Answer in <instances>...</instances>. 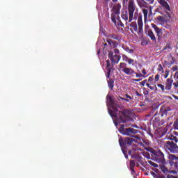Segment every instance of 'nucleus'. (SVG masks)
I'll list each match as a JSON object with an SVG mask.
<instances>
[{
	"instance_id": "nucleus-48",
	"label": "nucleus",
	"mask_w": 178,
	"mask_h": 178,
	"mask_svg": "<svg viewBox=\"0 0 178 178\" xmlns=\"http://www.w3.org/2000/svg\"><path fill=\"white\" fill-rule=\"evenodd\" d=\"M153 81H154V78L152 76H149L148 79L149 83H152Z\"/></svg>"
},
{
	"instance_id": "nucleus-27",
	"label": "nucleus",
	"mask_w": 178,
	"mask_h": 178,
	"mask_svg": "<svg viewBox=\"0 0 178 178\" xmlns=\"http://www.w3.org/2000/svg\"><path fill=\"white\" fill-rule=\"evenodd\" d=\"M138 149H137V148H132L131 149H129V150L128 151L129 155H131H131H133V153H134V152H136V151H137Z\"/></svg>"
},
{
	"instance_id": "nucleus-9",
	"label": "nucleus",
	"mask_w": 178,
	"mask_h": 178,
	"mask_svg": "<svg viewBox=\"0 0 178 178\" xmlns=\"http://www.w3.org/2000/svg\"><path fill=\"white\" fill-rule=\"evenodd\" d=\"M120 70L123 72V73H124L127 76H132V74H134V73H136V72H134V70L127 67V64H126L125 63H120Z\"/></svg>"
},
{
	"instance_id": "nucleus-13",
	"label": "nucleus",
	"mask_w": 178,
	"mask_h": 178,
	"mask_svg": "<svg viewBox=\"0 0 178 178\" xmlns=\"http://www.w3.org/2000/svg\"><path fill=\"white\" fill-rule=\"evenodd\" d=\"M170 111H172V108H170V107L165 108L163 106H161L160 108V113H161V116H165V115H168V113L170 112Z\"/></svg>"
},
{
	"instance_id": "nucleus-44",
	"label": "nucleus",
	"mask_w": 178,
	"mask_h": 178,
	"mask_svg": "<svg viewBox=\"0 0 178 178\" xmlns=\"http://www.w3.org/2000/svg\"><path fill=\"white\" fill-rule=\"evenodd\" d=\"M135 94L137 97H143V94H140L138 91H136Z\"/></svg>"
},
{
	"instance_id": "nucleus-23",
	"label": "nucleus",
	"mask_w": 178,
	"mask_h": 178,
	"mask_svg": "<svg viewBox=\"0 0 178 178\" xmlns=\"http://www.w3.org/2000/svg\"><path fill=\"white\" fill-rule=\"evenodd\" d=\"M142 12L143 13V16H144V20L145 22H147V19L148 17V10L143 8L142 10Z\"/></svg>"
},
{
	"instance_id": "nucleus-15",
	"label": "nucleus",
	"mask_w": 178,
	"mask_h": 178,
	"mask_svg": "<svg viewBox=\"0 0 178 178\" xmlns=\"http://www.w3.org/2000/svg\"><path fill=\"white\" fill-rule=\"evenodd\" d=\"M156 20H158L159 23H168L169 22V18L164 15L156 17Z\"/></svg>"
},
{
	"instance_id": "nucleus-1",
	"label": "nucleus",
	"mask_w": 178,
	"mask_h": 178,
	"mask_svg": "<svg viewBox=\"0 0 178 178\" xmlns=\"http://www.w3.org/2000/svg\"><path fill=\"white\" fill-rule=\"evenodd\" d=\"M108 99L111 104V108L113 110H109V114L111 118H114L115 119V124L118 126V124H120L121 123H127L129 122V119H130V116L127 114V110L119 111L118 108L119 106H115V102H113V99L112 97L108 96Z\"/></svg>"
},
{
	"instance_id": "nucleus-57",
	"label": "nucleus",
	"mask_w": 178,
	"mask_h": 178,
	"mask_svg": "<svg viewBox=\"0 0 178 178\" xmlns=\"http://www.w3.org/2000/svg\"><path fill=\"white\" fill-rule=\"evenodd\" d=\"M121 99L124 100V101H126L127 102H129V100L126 99V98H121Z\"/></svg>"
},
{
	"instance_id": "nucleus-22",
	"label": "nucleus",
	"mask_w": 178,
	"mask_h": 178,
	"mask_svg": "<svg viewBox=\"0 0 178 178\" xmlns=\"http://www.w3.org/2000/svg\"><path fill=\"white\" fill-rule=\"evenodd\" d=\"M108 87L111 88V90H113V87H115V81H113V79H109L108 81Z\"/></svg>"
},
{
	"instance_id": "nucleus-25",
	"label": "nucleus",
	"mask_w": 178,
	"mask_h": 178,
	"mask_svg": "<svg viewBox=\"0 0 178 178\" xmlns=\"http://www.w3.org/2000/svg\"><path fill=\"white\" fill-rule=\"evenodd\" d=\"M170 140H171V141H175V143H178V138L177 137L173 136V135H171L170 136Z\"/></svg>"
},
{
	"instance_id": "nucleus-39",
	"label": "nucleus",
	"mask_w": 178,
	"mask_h": 178,
	"mask_svg": "<svg viewBox=\"0 0 178 178\" xmlns=\"http://www.w3.org/2000/svg\"><path fill=\"white\" fill-rule=\"evenodd\" d=\"M150 174L154 178H158V175H156V173L154 172L153 171H151Z\"/></svg>"
},
{
	"instance_id": "nucleus-34",
	"label": "nucleus",
	"mask_w": 178,
	"mask_h": 178,
	"mask_svg": "<svg viewBox=\"0 0 178 178\" xmlns=\"http://www.w3.org/2000/svg\"><path fill=\"white\" fill-rule=\"evenodd\" d=\"M157 70H158L159 72H162V73H163V67H162V65H161V64H159V65H158Z\"/></svg>"
},
{
	"instance_id": "nucleus-64",
	"label": "nucleus",
	"mask_w": 178,
	"mask_h": 178,
	"mask_svg": "<svg viewBox=\"0 0 178 178\" xmlns=\"http://www.w3.org/2000/svg\"><path fill=\"white\" fill-rule=\"evenodd\" d=\"M149 88H150V90H154V87L150 86Z\"/></svg>"
},
{
	"instance_id": "nucleus-59",
	"label": "nucleus",
	"mask_w": 178,
	"mask_h": 178,
	"mask_svg": "<svg viewBox=\"0 0 178 178\" xmlns=\"http://www.w3.org/2000/svg\"><path fill=\"white\" fill-rule=\"evenodd\" d=\"M175 77H176L177 80H178V72H177L175 73Z\"/></svg>"
},
{
	"instance_id": "nucleus-12",
	"label": "nucleus",
	"mask_w": 178,
	"mask_h": 178,
	"mask_svg": "<svg viewBox=\"0 0 178 178\" xmlns=\"http://www.w3.org/2000/svg\"><path fill=\"white\" fill-rule=\"evenodd\" d=\"M121 9H122V5L120 3H118L113 6V8L111 9V12L120 15Z\"/></svg>"
},
{
	"instance_id": "nucleus-36",
	"label": "nucleus",
	"mask_w": 178,
	"mask_h": 178,
	"mask_svg": "<svg viewBox=\"0 0 178 178\" xmlns=\"http://www.w3.org/2000/svg\"><path fill=\"white\" fill-rule=\"evenodd\" d=\"M157 87H159V88L161 89V90L163 91V92L165 91V86L162 85V84H158Z\"/></svg>"
},
{
	"instance_id": "nucleus-21",
	"label": "nucleus",
	"mask_w": 178,
	"mask_h": 178,
	"mask_svg": "<svg viewBox=\"0 0 178 178\" xmlns=\"http://www.w3.org/2000/svg\"><path fill=\"white\" fill-rule=\"evenodd\" d=\"M122 58H124L125 62L128 61L129 65H133V63H134V60L131 59V58H129L126 55H123Z\"/></svg>"
},
{
	"instance_id": "nucleus-62",
	"label": "nucleus",
	"mask_w": 178,
	"mask_h": 178,
	"mask_svg": "<svg viewBox=\"0 0 178 178\" xmlns=\"http://www.w3.org/2000/svg\"><path fill=\"white\" fill-rule=\"evenodd\" d=\"M147 87H148L149 88V87H151V86H149V83H146Z\"/></svg>"
},
{
	"instance_id": "nucleus-41",
	"label": "nucleus",
	"mask_w": 178,
	"mask_h": 178,
	"mask_svg": "<svg viewBox=\"0 0 178 178\" xmlns=\"http://www.w3.org/2000/svg\"><path fill=\"white\" fill-rule=\"evenodd\" d=\"M114 54H115V55H118V54H120V51H119V49H114Z\"/></svg>"
},
{
	"instance_id": "nucleus-19",
	"label": "nucleus",
	"mask_w": 178,
	"mask_h": 178,
	"mask_svg": "<svg viewBox=\"0 0 178 178\" xmlns=\"http://www.w3.org/2000/svg\"><path fill=\"white\" fill-rule=\"evenodd\" d=\"M159 168L161 172L164 173V175H168V173H170V170H169V169L166 168V166H165V164H160Z\"/></svg>"
},
{
	"instance_id": "nucleus-60",
	"label": "nucleus",
	"mask_w": 178,
	"mask_h": 178,
	"mask_svg": "<svg viewBox=\"0 0 178 178\" xmlns=\"http://www.w3.org/2000/svg\"><path fill=\"white\" fill-rule=\"evenodd\" d=\"M172 65H175V62L174 61H170V66H171Z\"/></svg>"
},
{
	"instance_id": "nucleus-63",
	"label": "nucleus",
	"mask_w": 178,
	"mask_h": 178,
	"mask_svg": "<svg viewBox=\"0 0 178 178\" xmlns=\"http://www.w3.org/2000/svg\"><path fill=\"white\" fill-rule=\"evenodd\" d=\"M175 166H178V162H175Z\"/></svg>"
},
{
	"instance_id": "nucleus-20",
	"label": "nucleus",
	"mask_w": 178,
	"mask_h": 178,
	"mask_svg": "<svg viewBox=\"0 0 178 178\" xmlns=\"http://www.w3.org/2000/svg\"><path fill=\"white\" fill-rule=\"evenodd\" d=\"M106 41H107L108 45H110V47H111V48H116V47H118V45H119V44L118 43V42H116V41H113V40H111V39H108Z\"/></svg>"
},
{
	"instance_id": "nucleus-2",
	"label": "nucleus",
	"mask_w": 178,
	"mask_h": 178,
	"mask_svg": "<svg viewBox=\"0 0 178 178\" xmlns=\"http://www.w3.org/2000/svg\"><path fill=\"white\" fill-rule=\"evenodd\" d=\"M136 3L134 0H130L128 3V11H123L121 14V17L123 20L126 22V24L128 23H131L133 22V17L134 16V12H136Z\"/></svg>"
},
{
	"instance_id": "nucleus-6",
	"label": "nucleus",
	"mask_w": 178,
	"mask_h": 178,
	"mask_svg": "<svg viewBox=\"0 0 178 178\" xmlns=\"http://www.w3.org/2000/svg\"><path fill=\"white\" fill-rule=\"evenodd\" d=\"M120 132L124 136H129V137H135V138H140L139 137H137L134 136V134H137L138 133V130L135 129L134 128H124V125H121L120 128Z\"/></svg>"
},
{
	"instance_id": "nucleus-37",
	"label": "nucleus",
	"mask_w": 178,
	"mask_h": 178,
	"mask_svg": "<svg viewBox=\"0 0 178 178\" xmlns=\"http://www.w3.org/2000/svg\"><path fill=\"white\" fill-rule=\"evenodd\" d=\"M107 65H106V69H111V61L109 60H106Z\"/></svg>"
},
{
	"instance_id": "nucleus-40",
	"label": "nucleus",
	"mask_w": 178,
	"mask_h": 178,
	"mask_svg": "<svg viewBox=\"0 0 178 178\" xmlns=\"http://www.w3.org/2000/svg\"><path fill=\"white\" fill-rule=\"evenodd\" d=\"M164 49H172V45H170V44H168L165 47Z\"/></svg>"
},
{
	"instance_id": "nucleus-33",
	"label": "nucleus",
	"mask_w": 178,
	"mask_h": 178,
	"mask_svg": "<svg viewBox=\"0 0 178 178\" xmlns=\"http://www.w3.org/2000/svg\"><path fill=\"white\" fill-rule=\"evenodd\" d=\"M109 38H112V40H118V35H115V34H111V35H109Z\"/></svg>"
},
{
	"instance_id": "nucleus-32",
	"label": "nucleus",
	"mask_w": 178,
	"mask_h": 178,
	"mask_svg": "<svg viewBox=\"0 0 178 178\" xmlns=\"http://www.w3.org/2000/svg\"><path fill=\"white\" fill-rule=\"evenodd\" d=\"M134 74H136V77L137 78H140V77H144L145 78V75L141 74V73H137V72H135Z\"/></svg>"
},
{
	"instance_id": "nucleus-10",
	"label": "nucleus",
	"mask_w": 178,
	"mask_h": 178,
	"mask_svg": "<svg viewBox=\"0 0 178 178\" xmlns=\"http://www.w3.org/2000/svg\"><path fill=\"white\" fill-rule=\"evenodd\" d=\"M108 58L111 60V65L114 66L116 63H119V60H120L122 56L118 54L113 55V51H110L108 52Z\"/></svg>"
},
{
	"instance_id": "nucleus-28",
	"label": "nucleus",
	"mask_w": 178,
	"mask_h": 178,
	"mask_svg": "<svg viewBox=\"0 0 178 178\" xmlns=\"http://www.w3.org/2000/svg\"><path fill=\"white\" fill-rule=\"evenodd\" d=\"M124 51H126V52H129V54H133V52H134V50L133 49H130L127 47H124Z\"/></svg>"
},
{
	"instance_id": "nucleus-24",
	"label": "nucleus",
	"mask_w": 178,
	"mask_h": 178,
	"mask_svg": "<svg viewBox=\"0 0 178 178\" xmlns=\"http://www.w3.org/2000/svg\"><path fill=\"white\" fill-rule=\"evenodd\" d=\"M136 166L137 168H138L140 166V163H143V158L141 157V156H139V157H138L136 159Z\"/></svg>"
},
{
	"instance_id": "nucleus-14",
	"label": "nucleus",
	"mask_w": 178,
	"mask_h": 178,
	"mask_svg": "<svg viewBox=\"0 0 178 178\" xmlns=\"http://www.w3.org/2000/svg\"><path fill=\"white\" fill-rule=\"evenodd\" d=\"M119 15L120 14H116V13H113V12L111 13V22L115 24V26H116V19L117 20H119V19H120V17H119Z\"/></svg>"
},
{
	"instance_id": "nucleus-35",
	"label": "nucleus",
	"mask_w": 178,
	"mask_h": 178,
	"mask_svg": "<svg viewBox=\"0 0 178 178\" xmlns=\"http://www.w3.org/2000/svg\"><path fill=\"white\" fill-rule=\"evenodd\" d=\"M107 70V79H109L111 77V73L112 72V68H108Z\"/></svg>"
},
{
	"instance_id": "nucleus-47",
	"label": "nucleus",
	"mask_w": 178,
	"mask_h": 178,
	"mask_svg": "<svg viewBox=\"0 0 178 178\" xmlns=\"http://www.w3.org/2000/svg\"><path fill=\"white\" fill-rule=\"evenodd\" d=\"M171 158H172V159H175V161H178V157L176 156L175 155L172 154V155H171Z\"/></svg>"
},
{
	"instance_id": "nucleus-58",
	"label": "nucleus",
	"mask_w": 178,
	"mask_h": 178,
	"mask_svg": "<svg viewBox=\"0 0 178 178\" xmlns=\"http://www.w3.org/2000/svg\"><path fill=\"white\" fill-rule=\"evenodd\" d=\"M172 97H173V98H174L175 99H177V100H178V97H177V96L173 95Z\"/></svg>"
},
{
	"instance_id": "nucleus-31",
	"label": "nucleus",
	"mask_w": 178,
	"mask_h": 178,
	"mask_svg": "<svg viewBox=\"0 0 178 178\" xmlns=\"http://www.w3.org/2000/svg\"><path fill=\"white\" fill-rule=\"evenodd\" d=\"M143 156H145V158H146L147 159H151V156L149 155V153H148V152H144Z\"/></svg>"
},
{
	"instance_id": "nucleus-5",
	"label": "nucleus",
	"mask_w": 178,
	"mask_h": 178,
	"mask_svg": "<svg viewBox=\"0 0 178 178\" xmlns=\"http://www.w3.org/2000/svg\"><path fill=\"white\" fill-rule=\"evenodd\" d=\"M133 143H136V139L131 137H127L124 140L122 138H119V144L122 148V154H124L126 159H129V155H127V151L124 149L127 145H131Z\"/></svg>"
},
{
	"instance_id": "nucleus-4",
	"label": "nucleus",
	"mask_w": 178,
	"mask_h": 178,
	"mask_svg": "<svg viewBox=\"0 0 178 178\" xmlns=\"http://www.w3.org/2000/svg\"><path fill=\"white\" fill-rule=\"evenodd\" d=\"M152 161L162 165H166V159H165V154L162 150L151 149L150 151Z\"/></svg>"
},
{
	"instance_id": "nucleus-61",
	"label": "nucleus",
	"mask_w": 178,
	"mask_h": 178,
	"mask_svg": "<svg viewBox=\"0 0 178 178\" xmlns=\"http://www.w3.org/2000/svg\"><path fill=\"white\" fill-rule=\"evenodd\" d=\"M144 94H145V95H147V94H149L148 90H146V92Z\"/></svg>"
},
{
	"instance_id": "nucleus-26",
	"label": "nucleus",
	"mask_w": 178,
	"mask_h": 178,
	"mask_svg": "<svg viewBox=\"0 0 178 178\" xmlns=\"http://www.w3.org/2000/svg\"><path fill=\"white\" fill-rule=\"evenodd\" d=\"M148 163L149 165H151V166H152L153 168H159L158 164H156V163L153 162L152 161H148Z\"/></svg>"
},
{
	"instance_id": "nucleus-8",
	"label": "nucleus",
	"mask_w": 178,
	"mask_h": 178,
	"mask_svg": "<svg viewBox=\"0 0 178 178\" xmlns=\"http://www.w3.org/2000/svg\"><path fill=\"white\" fill-rule=\"evenodd\" d=\"M159 3H160L163 8L165 9V13L167 15L166 17H168V21L170 22V19H172V13L170 6H169V3H168V1H165V0H159Z\"/></svg>"
},
{
	"instance_id": "nucleus-18",
	"label": "nucleus",
	"mask_w": 178,
	"mask_h": 178,
	"mask_svg": "<svg viewBox=\"0 0 178 178\" xmlns=\"http://www.w3.org/2000/svg\"><path fill=\"white\" fill-rule=\"evenodd\" d=\"M172 83H173V79H167L165 89L167 90V91H170V90H172Z\"/></svg>"
},
{
	"instance_id": "nucleus-50",
	"label": "nucleus",
	"mask_w": 178,
	"mask_h": 178,
	"mask_svg": "<svg viewBox=\"0 0 178 178\" xmlns=\"http://www.w3.org/2000/svg\"><path fill=\"white\" fill-rule=\"evenodd\" d=\"M130 170L131 171L132 175H134V173H136V170H134V168H130Z\"/></svg>"
},
{
	"instance_id": "nucleus-16",
	"label": "nucleus",
	"mask_w": 178,
	"mask_h": 178,
	"mask_svg": "<svg viewBox=\"0 0 178 178\" xmlns=\"http://www.w3.org/2000/svg\"><path fill=\"white\" fill-rule=\"evenodd\" d=\"M147 35L153 42H156V37H155V34L154 33V31H152V29H149L147 31Z\"/></svg>"
},
{
	"instance_id": "nucleus-49",
	"label": "nucleus",
	"mask_w": 178,
	"mask_h": 178,
	"mask_svg": "<svg viewBox=\"0 0 178 178\" xmlns=\"http://www.w3.org/2000/svg\"><path fill=\"white\" fill-rule=\"evenodd\" d=\"M173 86H174L175 88H177V87H178V81L175 83H173Z\"/></svg>"
},
{
	"instance_id": "nucleus-42",
	"label": "nucleus",
	"mask_w": 178,
	"mask_h": 178,
	"mask_svg": "<svg viewBox=\"0 0 178 178\" xmlns=\"http://www.w3.org/2000/svg\"><path fill=\"white\" fill-rule=\"evenodd\" d=\"M146 83H147V79H145L142 82H140V86H142V87H144V86H145Z\"/></svg>"
},
{
	"instance_id": "nucleus-38",
	"label": "nucleus",
	"mask_w": 178,
	"mask_h": 178,
	"mask_svg": "<svg viewBox=\"0 0 178 178\" xmlns=\"http://www.w3.org/2000/svg\"><path fill=\"white\" fill-rule=\"evenodd\" d=\"M169 72H170L169 70H167L165 71V74L164 75V79H168V76H169Z\"/></svg>"
},
{
	"instance_id": "nucleus-56",
	"label": "nucleus",
	"mask_w": 178,
	"mask_h": 178,
	"mask_svg": "<svg viewBox=\"0 0 178 178\" xmlns=\"http://www.w3.org/2000/svg\"><path fill=\"white\" fill-rule=\"evenodd\" d=\"M150 8V12L149 13V16H151L152 15V10L151 9V7H149Z\"/></svg>"
},
{
	"instance_id": "nucleus-43",
	"label": "nucleus",
	"mask_w": 178,
	"mask_h": 178,
	"mask_svg": "<svg viewBox=\"0 0 178 178\" xmlns=\"http://www.w3.org/2000/svg\"><path fill=\"white\" fill-rule=\"evenodd\" d=\"M177 69H178V66L175 65V66L172 67V72H176V70H177Z\"/></svg>"
},
{
	"instance_id": "nucleus-7",
	"label": "nucleus",
	"mask_w": 178,
	"mask_h": 178,
	"mask_svg": "<svg viewBox=\"0 0 178 178\" xmlns=\"http://www.w3.org/2000/svg\"><path fill=\"white\" fill-rule=\"evenodd\" d=\"M164 148L171 154H177L178 152V146L173 141H166L164 145Z\"/></svg>"
},
{
	"instance_id": "nucleus-30",
	"label": "nucleus",
	"mask_w": 178,
	"mask_h": 178,
	"mask_svg": "<svg viewBox=\"0 0 178 178\" xmlns=\"http://www.w3.org/2000/svg\"><path fill=\"white\" fill-rule=\"evenodd\" d=\"M140 156L138 155V154H136L135 152L131 154V158H132V159H136L138 157H139Z\"/></svg>"
},
{
	"instance_id": "nucleus-29",
	"label": "nucleus",
	"mask_w": 178,
	"mask_h": 178,
	"mask_svg": "<svg viewBox=\"0 0 178 178\" xmlns=\"http://www.w3.org/2000/svg\"><path fill=\"white\" fill-rule=\"evenodd\" d=\"M136 166V161L134 160H131L129 163L130 168H134Z\"/></svg>"
},
{
	"instance_id": "nucleus-51",
	"label": "nucleus",
	"mask_w": 178,
	"mask_h": 178,
	"mask_svg": "<svg viewBox=\"0 0 178 178\" xmlns=\"http://www.w3.org/2000/svg\"><path fill=\"white\" fill-rule=\"evenodd\" d=\"M171 59H172V60H171L172 62H174L175 63H176V58L172 56Z\"/></svg>"
},
{
	"instance_id": "nucleus-17",
	"label": "nucleus",
	"mask_w": 178,
	"mask_h": 178,
	"mask_svg": "<svg viewBox=\"0 0 178 178\" xmlns=\"http://www.w3.org/2000/svg\"><path fill=\"white\" fill-rule=\"evenodd\" d=\"M153 124H155V126H163L165 124V120H161L158 118H155L154 120L153 121Z\"/></svg>"
},
{
	"instance_id": "nucleus-3",
	"label": "nucleus",
	"mask_w": 178,
	"mask_h": 178,
	"mask_svg": "<svg viewBox=\"0 0 178 178\" xmlns=\"http://www.w3.org/2000/svg\"><path fill=\"white\" fill-rule=\"evenodd\" d=\"M138 26L136 22H133L129 24L130 31L133 34L134 33H137L139 37H144V30L143 29V26L144 24L143 23V18L141 17H138Z\"/></svg>"
},
{
	"instance_id": "nucleus-54",
	"label": "nucleus",
	"mask_w": 178,
	"mask_h": 178,
	"mask_svg": "<svg viewBox=\"0 0 178 178\" xmlns=\"http://www.w3.org/2000/svg\"><path fill=\"white\" fill-rule=\"evenodd\" d=\"M125 96L127 97V98H129V99H131V97L129 95H125Z\"/></svg>"
},
{
	"instance_id": "nucleus-52",
	"label": "nucleus",
	"mask_w": 178,
	"mask_h": 178,
	"mask_svg": "<svg viewBox=\"0 0 178 178\" xmlns=\"http://www.w3.org/2000/svg\"><path fill=\"white\" fill-rule=\"evenodd\" d=\"M164 65H170V63L168 61H167V60H165L164 61Z\"/></svg>"
},
{
	"instance_id": "nucleus-53",
	"label": "nucleus",
	"mask_w": 178,
	"mask_h": 178,
	"mask_svg": "<svg viewBox=\"0 0 178 178\" xmlns=\"http://www.w3.org/2000/svg\"><path fill=\"white\" fill-rule=\"evenodd\" d=\"M141 79H134V81H136V83H138V81H141Z\"/></svg>"
},
{
	"instance_id": "nucleus-45",
	"label": "nucleus",
	"mask_w": 178,
	"mask_h": 178,
	"mask_svg": "<svg viewBox=\"0 0 178 178\" xmlns=\"http://www.w3.org/2000/svg\"><path fill=\"white\" fill-rule=\"evenodd\" d=\"M155 81H158L159 80V74H156L154 78Z\"/></svg>"
},
{
	"instance_id": "nucleus-11",
	"label": "nucleus",
	"mask_w": 178,
	"mask_h": 178,
	"mask_svg": "<svg viewBox=\"0 0 178 178\" xmlns=\"http://www.w3.org/2000/svg\"><path fill=\"white\" fill-rule=\"evenodd\" d=\"M151 26H152V29H154V30L155 31V33L158 38V40L161 41V40L162 38V29H160L159 27H158V26H156V24H151Z\"/></svg>"
},
{
	"instance_id": "nucleus-46",
	"label": "nucleus",
	"mask_w": 178,
	"mask_h": 178,
	"mask_svg": "<svg viewBox=\"0 0 178 178\" xmlns=\"http://www.w3.org/2000/svg\"><path fill=\"white\" fill-rule=\"evenodd\" d=\"M119 26H120V27H124V24H123V22H122V21H120L119 19Z\"/></svg>"
},
{
	"instance_id": "nucleus-55",
	"label": "nucleus",
	"mask_w": 178,
	"mask_h": 178,
	"mask_svg": "<svg viewBox=\"0 0 178 178\" xmlns=\"http://www.w3.org/2000/svg\"><path fill=\"white\" fill-rule=\"evenodd\" d=\"M142 73H143L144 74H147V72L145 71V69H143L142 70Z\"/></svg>"
}]
</instances>
